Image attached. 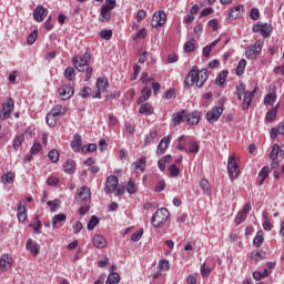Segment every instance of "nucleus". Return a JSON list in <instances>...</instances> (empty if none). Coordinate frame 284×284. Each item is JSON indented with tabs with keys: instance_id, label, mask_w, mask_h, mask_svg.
I'll return each instance as SVG.
<instances>
[{
	"instance_id": "obj_27",
	"label": "nucleus",
	"mask_w": 284,
	"mask_h": 284,
	"mask_svg": "<svg viewBox=\"0 0 284 284\" xmlns=\"http://www.w3.org/2000/svg\"><path fill=\"white\" fill-rule=\"evenodd\" d=\"M81 145H82L81 136L79 134H75L73 136V141L71 142V148L73 152H81V150L83 149L81 148Z\"/></svg>"
},
{
	"instance_id": "obj_44",
	"label": "nucleus",
	"mask_w": 284,
	"mask_h": 284,
	"mask_svg": "<svg viewBox=\"0 0 284 284\" xmlns=\"http://www.w3.org/2000/svg\"><path fill=\"white\" fill-rule=\"evenodd\" d=\"M126 192L128 194H136L138 189H136V182L133 179H130L128 184H126Z\"/></svg>"
},
{
	"instance_id": "obj_14",
	"label": "nucleus",
	"mask_w": 284,
	"mask_h": 284,
	"mask_svg": "<svg viewBox=\"0 0 284 284\" xmlns=\"http://www.w3.org/2000/svg\"><path fill=\"white\" fill-rule=\"evenodd\" d=\"M252 211V204L246 203L242 211H240L235 216V224L241 225V223L245 222V219H247V214Z\"/></svg>"
},
{
	"instance_id": "obj_45",
	"label": "nucleus",
	"mask_w": 284,
	"mask_h": 284,
	"mask_svg": "<svg viewBox=\"0 0 284 284\" xmlns=\"http://www.w3.org/2000/svg\"><path fill=\"white\" fill-rule=\"evenodd\" d=\"M274 102H276V92L267 93L264 97V105H272Z\"/></svg>"
},
{
	"instance_id": "obj_5",
	"label": "nucleus",
	"mask_w": 284,
	"mask_h": 284,
	"mask_svg": "<svg viewBox=\"0 0 284 284\" xmlns=\"http://www.w3.org/2000/svg\"><path fill=\"white\" fill-rule=\"evenodd\" d=\"M170 219V211L168 209H160L158 210L152 219H151V225L153 227H163L165 225V222Z\"/></svg>"
},
{
	"instance_id": "obj_55",
	"label": "nucleus",
	"mask_w": 284,
	"mask_h": 284,
	"mask_svg": "<svg viewBox=\"0 0 284 284\" xmlns=\"http://www.w3.org/2000/svg\"><path fill=\"white\" fill-rule=\"evenodd\" d=\"M14 182V173L8 172L2 175V183H13Z\"/></svg>"
},
{
	"instance_id": "obj_57",
	"label": "nucleus",
	"mask_w": 284,
	"mask_h": 284,
	"mask_svg": "<svg viewBox=\"0 0 284 284\" xmlns=\"http://www.w3.org/2000/svg\"><path fill=\"white\" fill-rule=\"evenodd\" d=\"M250 17L253 21H258L261 19V11L257 8H253L250 12Z\"/></svg>"
},
{
	"instance_id": "obj_28",
	"label": "nucleus",
	"mask_w": 284,
	"mask_h": 284,
	"mask_svg": "<svg viewBox=\"0 0 284 284\" xmlns=\"http://www.w3.org/2000/svg\"><path fill=\"white\" fill-rule=\"evenodd\" d=\"M49 114L55 116V119L59 118V116H63V114H65V108L61 104H57L55 106H53L51 109Z\"/></svg>"
},
{
	"instance_id": "obj_52",
	"label": "nucleus",
	"mask_w": 284,
	"mask_h": 284,
	"mask_svg": "<svg viewBox=\"0 0 284 284\" xmlns=\"http://www.w3.org/2000/svg\"><path fill=\"white\" fill-rule=\"evenodd\" d=\"M45 121L49 128H54L57 125V118L51 113L47 114Z\"/></svg>"
},
{
	"instance_id": "obj_47",
	"label": "nucleus",
	"mask_w": 284,
	"mask_h": 284,
	"mask_svg": "<svg viewBox=\"0 0 284 284\" xmlns=\"http://www.w3.org/2000/svg\"><path fill=\"white\" fill-rule=\"evenodd\" d=\"M48 158L51 161V163H59V158H60L59 151L55 149L51 150L48 153Z\"/></svg>"
},
{
	"instance_id": "obj_59",
	"label": "nucleus",
	"mask_w": 284,
	"mask_h": 284,
	"mask_svg": "<svg viewBox=\"0 0 284 284\" xmlns=\"http://www.w3.org/2000/svg\"><path fill=\"white\" fill-rule=\"evenodd\" d=\"M43 150V146L39 142H34L31 146L30 153L36 155L38 152H41Z\"/></svg>"
},
{
	"instance_id": "obj_51",
	"label": "nucleus",
	"mask_w": 284,
	"mask_h": 284,
	"mask_svg": "<svg viewBox=\"0 0 284 284\" xmlns=\"http://www.w3.org/2000/svg\"><path fill=\"white\" fill-rule=\"evenodd\" d=\"M98 225H99V217H97V215H93V216H91L87 227H88L89 231H92Z\"/></svg>"
},
{
	"instance_id": "obj_19",
	"label": "nucleus",
	"mask_w": 284,
	"mask_h": 284,
	"mask_svg": "<svg viewBox=\"0 0 284 284\" xmlns=\"http://www.w3.org/2000/svg\"><path fill=\"white\" fill-rule=\"evenodd\" d=\"M18 221L20 223H26L27 219H28V209H26V202L24 201H20L18 204Z\"/></svg>"
},
{
	"instance_id": "obj_16",
	"label": "nucleus",
	"mask_w": 284,
	"mask_h": 284,
	"mask_svg": "<svg viewBox=\"0 0 284 284\" xmlns=\"http://www.w3.org/2000/svg\"><path fill=\"white\" fill-rule=\"evenodd\" d=\"M47 17H48V9H45L43 6H38L33 10V19L38 23H41Z\"/></svg>"
},
{
	"instance_id": "obj_8",
	"label": "nucleus",
	"mask_w": 284,
	"mask_h": 284,
	"mask_svg": "<svg viewBox=\"0 0 284 284\" xmlns=\"http://www.w3.org/2000/svg\"><path fill=\"white\" fill-rule=\"evenodd\" d=\"M263 40H256L253 45H250L245 51L246 59H256L263 52Z\"/></svg>"
},
{
	"instance_id": "obj_22",
	"label": "nucleus",
	"mask_w": 284,
	"mask_h": 284,
	"mask_svg": "<svg viewBox=\"0 0 284 284\" xmlns=\"http://www.w3.org/2000/svg\"><path fill=\"white\" fill-rule=\"evenodd\" d=\"M93 247H97L98 250H103V247H106L108 240L101 234H97L92 237Z\"/></svg>"
},
{
	"instance_id": "obj_4",
	"label": "nucleus",
	"mask_w": 284,
	"mask_h": 284,
	"mask_svg": "<svg viewBox=\"0 0 284 284\" xmlns=\"http://www.w3.org/2000/svg\"><path fill=\"white\" fill-rule=\"evenodd\" d=\"M227 173L231 181L239 179L241 175V166L239 165V158L235 154L229 156L227 160Z\"/></svg>"
},
{
	"instance_id": "obj_20",
	"label": "nucleus",
	"mask_w": 284,
	"mask_h": 284,
	"mask_svg": "<svg viewBox=\"0 0 284 284\" xmlns=\"http://www.w3.org/2000/svg\"><path fill=\"white\" fill-rule=\"evenodd\" d=\"M26 250H28L32 256H39V252H41V245L39 243L32 241V239L27 240Z\"/></svg>"
},
{
	"instance_id": "obj_21",
	"label": "nucleus",
	"mask_w": 284,
	"mask_h": 284,
	"mask_svg": "<svg viewBox=\"0 0 284 284\" xmlns=\"http://www.w3.org/2000/svg\"><path fill=\"white\" fill-rule=\"evenodd\" d=\"M243 10H245V7L243 4H237L233 7L229 12L227 19H230L231 21L239 19L243 14Z\"/></svg>"
},
{
	"instance_id": "obj_53",
	"label": "nucleus",
	"mask_w": 284,
	"mask_h": 284,
	"mask_svg": "<svg viewBox=\"0 0 284 284\" xmlns=\"http://www.w3.org/2000/svg\"><path fill=\"white\" fill-rule=\"evenodd\" d=\"M236 95L239 101H241V99H243V94H245V85L243 83L239 84L235 89Z\"/></svg>"
},
{
	"instance_id": "obj_32",
	"label": "nucleus",
	"mask_w": 284,
	"mask_h": 284,
	"mask_svg": "<svg viewBox=\"0 0 284 284\" xmlns=\"http://www.w3.org/2000/svg\"><path fill=\"white\" fill-rule=\"evenodd\" d=\"M26 141V135L23 133H20L14 136L12 146L14 150H19L21 145H23V142Z\"/></svg>"
},
{
	"instance_id": "obj_34",
	"label": "nucleus",
	"mask_w": 284,
	"mask_h": 284,
	"mask_svg": "<svg viewBox=\"0 0 284 284\" xmlns=\"http://www.w3.org/2000/svg\"><path fill=\"white\" fill-rule=\"evenodd\" d=\"M223 41V37L219 38L217 40L213 41L211 44L203 48V57L207 59L210 57V53L212 52V48H216V44Z\"/></svg>"
},
{
	"instance_id": "obj_1",
	"label": "nucleus",
	"mask_w": 284,
	"mask_h": 284,
	"mask_svg": "<svg viewBox=\"0 0 284 284\" xmlns=\"http://www.w3.org/2000/svg\"><path fill=\"white\" fill-rule=\"evenodd\" d=\"M91 61L92 55L89 52L72 58V64L75 70H78V72L85 73L84 81H90V79H92V73L94 72V69L92 68V65H90Z\"/></svg>"
},
{
	"instance_id": "obj_50",
	"label": "nucleus",
	"mask_w": 284,
	"mask_h": 284,
	"mask_svg": "<svg viewBox=\"0 0 284 284\" xmlns=\"http://www.w3.org/2000/svg\"><path fill=\"white\" fill-rule=\"evenodd\" d=\"M168 170H169V175L172 176L173 179H176V176L181 174V170L176 168V164H171Z\"/></svg>"
},
{
	"instance_id": "obj_58",
	"label": "nucleus",
	"mask_w": 284,
	"mask_h": 284,
	"mask_svg": "<svg viewBox=\"0 0 284 284\" xmlns=\"http://www.w3.org/2000/svg\"><path fill=\"white\" fill-rule=\"evenodd\" d=\"M99 34L101 39H104L105 41H110V39H112V30H102Z\"/></svg>"
},
{
	"instance_id": "obj_18",
	"label": "nucleus",
	"mask_w": 284,
	"mask_h": 284,
	"mask_svg": "<svg viewBox=\"0 0 284 284\" xmlns=\"http://www.w3.org/2000/svg\"><path fill=\"white\" fill-rule=\"evenodd\" d=\"M186 119L187 110H182L172 114V122L175 126L181 125V123H185Z\"/></svg>"
},
{
	"instance_id": "obj_48",
	"label": "nucleus",
	"mask_w": 284,
	"mask_h": 284,
	"mask_svg": "<svg viewBox=\"0 0 284 284\" xmlns=\"http://www.w3.org/2000/svg\"><path fill=\"white\" fill-rule=\"evenodd\" d=\"M158 267H159L160 272H169L170 271V261L160 260Z\"/></svg>"
},
{
	"instance_id": "obj_6",
	"label": "nucleus",
	"mask_w": 284,
	"mask_h": 284,
	"mask_svg": "<svg viewBox=\"0 0 284 284\" xmlns=\"http://www.w3.org/2000/svg\"><path fill=\"white\" fill-rule=\"evenodd\" d=\"M116 8L115 0H105V3L101 7V17L100 21L103 23L105 21H110L112 18V10Z\"/></svg>"
},
{
	"instance_id": "obj_30",
	"label": "nucleus",
	"mask_w": 284,
	"mask_h": 284,
	"mask_svg": "<svg viewBox=\"0 0 284 284\" xmlns=\"http://www.w3.org/2000/svg\"><path fill=\"white\" fill-rule=\"evenodd\" d=\"M156 136H159V132H156V130H151L150 133L144 139V146L148 148V145H152Z\"/></svg>"
},
{
	"instance_id": "obj_25",
	"label": "nucleus",
	"mask_w": 284,
	"mask_h": 284,
	"mask_svg": "<svg viewBox=\"0 0 284 284\" xmlns=\"http://www.w3.org/2000/svg\"><path fill=\"white\" fill-rule=\"evenodd\" d=\"M170 141H171L170 136H164L158 145L156 154H163L165 150L170 148Z\"/></svg>"
},
{
	"instance_id": "obj_23",
	"label": "nucleus",
	"mask_w": 284,
	"mask_h": 284,
	"mask_svg": "<svg viewBox=\"0 0 284 284\" xmlns=\"http://www.w3.org/2000/svg\"><path fill=\"white\" fill-rule=\"evenodd\" d=\"M65 174H74L77 172V162L74 160H67L63 164Z\"/></svg>"
},
{
	"instance_id": "obj_26",
	"label": "nucleus",
	"mask_w": 284,
	"mask_h": 284,
	"mask_svg": "<svg viewBox=\"0 0 284 284\" xmlns=\"http://www.w3.org/2000/svg\"><path fill=\"white\" fill-rule=\"evenodd\" d=\"M252 99H254V91H246L244 93V99H243V104H242V109L243 110H248L250 105H252Z\"/></svg>"
},
{
	"instance_id": "obj_15",
	"label": "nucleus",
	"mask_w": 284,
	"mask_h": 284,
	"mask_svg": "<svg viewBox=\"0 0 284 284\" xmlns=\"http://www.w3.org/2000/svg\"><path fill=\"white\" fill-rule=\"evenodd\" d=\"M12 265H14V260H12V256L3 254L0 257V272H8Z\"/></svg>"
},
{
	"instance_id": "obj_3",
	"label": "nucleus",
	"mask_w": 284,
	"mask_h": 284,
	"mask_svg": "<svg viewBox=\"0 0 284 284\" xmlns=\"http://www.w3.org/2000/svg\"><path fill=\"white\" fill-rule=\"evenodd\" d=\"M105 194H115V196H123L125 194V186H119V178L116 175H109L105 181Z\"/></svg>"
},
{
	"instance_id": "obj_64",
	"label": "nucleus",
	"mask_w": 284,
	"mask_h": 284,
	"mask_svg": "<svg viewBox=\"0 0 284 284\" xmlns=\"http://www.w3.org/2000/svg\"><path fill=\"white\" fill-rule=\"evenodd\" d=\"M82 152H97V144L91 143L88 146H82Z\"/></svg>"
},
{
	"instance_id": "obj_24",
	"label": "nucleus",
	"mask_w": 284,
	"mask_h": 284,
	"mask_svg": "<svg viewBox=\"0 0 284 284\" xmlns=\"http://www.w3.org/2000/svg\"><path fill=\"white\" fill-rule=\"evenodd\" d=\"M139 113L144 114V116H151V114H154V106L150 103H141Z\"/></svg>"
},
{
	"instance_id": "obj_60",
	"label": "nucleus",
	"mask_w": 284,
	"mask_h": 284,
	"mask_svg": "<svg viewBox=\"0 0 284 284\" xmlns=\"http://www.w3.org/2000/svg\"><path fill=\"white\" fill-rule=\"evenodd\" d=\"M142 236H143V229H140L139 231L132 234L131 241L136 243L138 241H141Z\"/></svg>"
},
{
	"instance_id": "obj_37",
	"label": "nucleus",
	"mask_w": 284,
	"mask_h": 284,
	"mask_svg": "<svg viewBox=\"0 0 284 284\" xmlns=\"http://www.w3.org/2000/svg\"><path fill=\"white\" fill-rule=\"evenodd\" d=\"M227 74H230L227 71L223 70L220 72V74L215 79V85H225V80L227 79Z\"/></svg>"
},
{
	"instance_id": "obj_40",
	"label": "nucleus",
	"mask_w": 284,
	"mask_h": 284,
	"mask_svg": "<svg viewBox=\"0 0 284 284\" xmlns=\"http://www.w3.org/2000/svg\"><path fill=\"white\" fill-rule=\"evenodd\" d=\"M64 78L67 81H74V79H77V72L74 71V68L68 67L64 70Z\"/></svg>"
},
{
	"instance_id": "obj_13",
	"label": "nucleus",
	"mask_w": 284,
	"mask_h": 284,
	"mask_svg": "<svg viewBox=\"0 0 284 284\" xmlns=\"http://www.w3.org/2000/svg\"><path fill=\"white\" fill-rule=\"evenodd\" d=\"M221 114H223V108L222 106H213L207 113H206V121L209 123H215L217 119H221Z\"/></svg>"
},
{
	"instance_id": "obj_41",
	"label": "nucleus",
	"mask_w": 284,
	"mask_h": 284,
	"mask_svg": "<svg viewBox=\"0 0 284 284\" xmlns=\"http://www.w3.org/2000/svg\"><path fill=\"white\" fill-rule=\"evenodd\" d=\"M245 65H247V61L245 59H241L237 64V68L235 69L237 77H243L245 72Z\"/></svg>"
},
{
	"instance_id": "obj_39",
	"label": "nucleus",
	"mask_w": 284,
	"mask_h": 284,
	"mask_svg": "<svg viewBox=\"0 0 284 284\" xmlns=\"http://www.w3.org/2000/svg\"><path fill=\"white\" fill-rule=\"evenodd\" d=\"M200 186L203 190L204 194H212V186L210 185V181H207L206 179H202L200 181Z\"/></svg>"
},
{
	"instance_id": "obj_61",
	"label": "nucleus",
	"mask_w": 284,
	"mask_h": 284,
	"mask_svg": "<svg viewBox=\"0 0 284 284\" xmlns=\"http://www.w3.org/2000/svg\"><path fill=\"white\" fill-rule=\"evenodd\" d=\"M133 70H134V72H133V74L131 75V81H136V79H139V74H140V72H141V65L134 64V65H133Z\"/></svg>"
},
{
	"instance_id": "obj_12",
	"label": "nucleus",
	"mask_w": 284,
	"mask_h": 284,
	"mask_svg": "<svg viewBox=\"0 0 284 284\" xmlns=\"http://www.w3.org/2000/svg\"><path fill=\"white\" fill-rule=\"evenodd\" d=\"M58 93L62 101H68V99H72V97H74V88L70 84H62L58 89Z\"/></svg>"
},
{
	"instance_id": "obj_62",
	"label": "nucleus",
	"mask_w": 284,
	"mask_h": 284,
	"mask_svg": "<svg viewBox=\"0 0 284 284\" xmlns=\"http://www.w3.org/2000/svg\"><path fill=\"white\" fill-rule=\"evenodd\" d=\"M37 41V30H33L27 38V43L32 45Z\"/></svg>"
},
{
	"instance_id": "obj_42",
	"label": "nucleus",
	"mask_w": 284,
	"mask_h": 284,
	"mask_svg": "<svg viewBox=\"0 0 284 284\" xmlns=\"http://www.w3.org/2000/svg\"><path fill=\"white\" fill-rule=\"evenodd\" d=\"M68 219V216L63 213H59L57 215L53 216L52 219V227H57V225H59V223H63V221H65Z\"/></svg>"
},
{
	"instance_id": "obj_36",
	"label": "nucleus",
	"mask_w": 284,
	"mask_h": 284,
	"mask_svg": "<svg viewBox=\"0 0 284 284\" xmlns=\"http://www.w3.org/2000/svg\"><path fill=\"white\" fill-rule=\"evenodd\" d=\"M108 78H99L97 80V89L100 90V92H105L108 90Z\"/></svg>"
},
{
	"instance_id": "obj_46",
	"label": "nucleus",
	"mask_w": 284,
	"mask_h": 284,
	"mask_svg": "<svg viewBox=\"0 0 284 284\" xmlns=\"http://www.w3.org/2000/svg\"><path fill=\"white\" fill-rule=\"evenodd\" d=\"M189 145H190V148L187 149V153L197 154V152L200 150L199 143H196V141H194V140H191V141H189Z\"/></svg>"
},
{
	"instance_id": "obj_56",
	"label": "nucleus",
	"mask_w": 284,
	"mask_h": 284,
	"mask_svg": "<svg viewBox=\"0 0 284 284\" xmlns=\"http://www.w3.org/2000/svg\"><path fill=\"white\" fill-rule=\"evenodd\" d=\"M90 94H92V89L90 87H84L80 91V95L82 97V99H90Z\"/></svg>"
},
{
	"instance_id": "obj_31",
	"label": "nucleus",
	"mask_w": 284,
	"mask_h": 284,
	"mask_svg": "<svg viewBox=\"0 0 284 284\" xmlns=\"http://www.w3.org/2000/svg\"><path fill=\"white\" fill-rule=\"evenodd\" d=\"M152 97V90L149 88L142 89V95L138 99V104L141 105V103H145Z\"/></svg>"
},
{
	"instance_id": "obj_2",
	"label": "nucleus",
	"mask_w": 284,
	"mask_h": 284,
	"mask_svg": "<svg viewBox=\"0 0 284 284\" xmlns=\"http://www.w3.org/2000/svg\"><path fill=\"white\" fill-rule=\"evenodd\" d=\"M207 79H210L207 69L199 70V67H193L185 78L184 85H186V88H192L193 85H196V88H203Z\"/></svg>"
},
{
	"instance_id": "obj_9",
	"label": "nucleus",
	"mask_w": 284,
	"mask_h": 284,
	"mask_svg": "<svg viewBox=\"0 0 284 284\" xmlns=\"http://www.w3.org/2000/svg\"><path fill=\"white\" fill-rule=\"evenodd\" d=\"M12 110H14V100L12 98H8L2 104V111H0V119H2V121H6V119H10Z\"/></svg>"
},
{
	"instance_id": "obj_33",
	"label": "nucleus",
	"mask_w": 284,
	"mask_h": 284,
	"mask_svg": "<svg viewBox=\"0 0 284 284\" xmlns=\"http://www.w3.org/2000/svg\"><path fill=\"white\" fill-rule=\"evenodd\" d=\"M278 112V103L270 109L265 115V120L268 122V123H272V121H274V119H276V114Z\"/></svg>"
},
{
	"instance_id": "obj_38",
	"label": "nucleus",
	"mask_w": 284,
	"mask_h": 284,
	"mask_svg": "<svg viewBox=\"0 0 284 284\" xmlns=\"http://www.w3.org/2000/svg\"><path fill=\"white\" fill-rule=\"evenodd\" d=\"M146 163H148V160L142 156L139 161L133 162V168L134 170H140V172H145Z\"/></svg>"
},
{
	"instance_id": "obj_7",
	"label": "nucleus",
	"mask_w": 284,
	"mask_h": 284,
	"mask_svg": "<svg viewBox=\"0 0 284 284\" xmlns=\"http://www.w3.org/2000/svg\"><path fill=\"white\" fill-rule=\"evenodd\" d=\"M252 31L260 33L264 39H268V37H272V32H274V28L270 23L257 22L253 24Z\"/></svg>"
},
{
	"instance_id": "obj_29",
	"label": "nucleus",
	"mask_w": 284,
	"mask_h": 284,
	"mask_svg": "<svg viewBox=\"0 0 284 284\" xmlns=\"http://www.w3.org/2000/svg\"><path fill=\"white\" fill-rule=\"evenodd\" d=\"M270 178V166H264L258 174V185H263Z\"/></svg>"
},
{
	"instance_id": "obj_54",
	"label": "nucleus",
	"mask_w": 284,
	"mask_h": 284,
	"mask_svg": "<svg viewBox=\"0 0 284 284\" xmlns=\"http://www.w3.org/2000/svg\"><path fill=\"white\" fill-rule=\"evenodd\" d=\"M280 150L281 145L274 144L270 154V159H278V154H281Z\"/></svg>"
},
{
	"instance_id": "obj_11",
	"label": "nucleus",
	"mask_w": 284,
	"mask_h": 284,
	"mask_svg": "<svg viewBox=\"0 0 284 284\" xmlns=\"http://www.w3.org/2000/svg\"><path fill=\"white\" fill-rule=\"evenodd\" d=\"M165 21H168L165 11H156L152 17L151 26L152 28H162V26H165Z\"/></svg>"
},
{
	"instance_id": "obj_49",
	"label": "nucleus",
	"mask_w": 284,
	"mask_h": 284,
	"mask_svg": "<svg viewBox=\"0 0 284 284\" xmlns=\"http://www.w3.org/2000/svg\"><path fill=\"white\" fill-rule=\"evenodd\" d=\"M251 258H252V261H256V262L263 261V258H265V252L253 251L251 253Z\"/></svg>"
},
{
	"instance_id": "obj_17",
	"label": "nucleus",
	"mask_w": 284,
	"mask_h": 284,
	"mask_svg": "<svg viewBox=\"0 0 284 284\" xmlns=\"http://www.w3.org/2000/svg\"><path fill=\"white\" fill-rule=\"evenodd\" d=\"M201 121V112L193 111L190 113V111L186 110V123L187 125H199Z\"/></svg>"
},
{
	"instance_id": "obj_43",
	"label": "nucleus",
	"mask_w": 284,
	"mask_h": 284,
	"mask_svg": "<svg viewBox=\"0 0 284 284\" xmlns=\"http://www.w3.org/2000/svg\"><path fill=\"white\" fill-rule=\"evenodd\" d=\"M121 281V276L119 273H110L108 278H106V284H119Z\"/></svg>"
},
{
	"instance_id": "obj_63",
	"label": "nucleus",
	"mask_w": 284,
	"mask_h": 284,
	"mask_svg": "<svg viewBox=\"0 0 284 284\" xmlns=\"http://www.w3.org/2000/svg\"><path fill=\"white\" fill-rule=\"evenodd\" d=\"M195 45L193 41H187L184 44V52H194Z\"/></svg>"
},
{
	"instance_id": "obj_35",
	"label": "nucleus",
	"mask_w": 284,
	"mask_h": 284,
	"mask_svg": "<svg viewBox=\"0 0 284 284\" xmlns=\"http://www.w3.org/2000/svg\"><path fill=\"white\" fill-rule=\"evenodd\" d=\"M265 242V236L263 231H258L253 240L254 247H261L263 243Z\"/></svg>"
},
{
	"instance_id": "obj_10",
	"label": "nucleus",
	"mask_w": 284,
	"mask_h": 284,
	"mask_svg": "<svg viewBox=\"0 0 284 284\" xmlns=\"http://www.w3.org/2000/svg\"><path fill=\"white\" fill-rule=\"evenodd\" d=\"M90 199H92V192L90 191V187L82 186L78 191V196L75 197V201L77 203H79V205H83L84 203H88Z\"/></svg>"
}]
</instances>
